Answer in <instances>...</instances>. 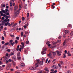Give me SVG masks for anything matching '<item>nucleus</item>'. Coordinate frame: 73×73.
I'll return each instance as SVG.
<instances>
[{
    "label": "nucleus",
    "mask_w": 73,
    "mask_h": 73,
    "mask_svg": "<svg viewBox=\"0 0 73 73\" xmlns=\"http://www.w3.org/2000/svg\"><path fill=\"white\" fill-rule=\"evenodd\" d=\"M15 42H13V40L11 39L10 40L9 42V43H8V42L6 43H5L4 45L6 46H7V45H8L9 44V46H11V45L12 46H13V45L15 44Z\"/></svg>",
    "instance_id": "f257e3e1"
},
{
    "label": "nucleus",
    "mask_w": 73,
    "mask_h": 73,
    "mask_svg": "<svg viewBox=\"0 0 73 73\" xmlns=\"http://www.w3.org/2000/svg\"><path fill=\"white\" fill-rule=\"evenodd\" d=\"M47 50V48L45 47H44L42 49V52H41V54H45L46 51Z\"/></svg>",
    "instance_id": "f03ea898"
},
{
    "label": "nucleus",
    "mask_w": 73,
    "mask_h": 73,
    "mask_svg": "<svg viewBox=\"0 0 73 73\" xmlns=\"http://www.w3.org/2000/svg\"><path fill=\"white\" fill-rule=\"evenodd\" d=\"M17 58L18 60H20V59H21V57H20V53L19 52L17 54Z\"/></svg>",
    "instance_id": "7ed1b4c3"
},
{
    "label": "nucleus",
    "mask_w": 73,
    "mask_h": 73,
    "mask_svg": "<svg viewBox=\"0 0 73 73\" xmlns=\"http://www.w3.org/2000/svg\"><path fill=\"white\" fill-rule=\"evenodd\" d=\"M11 63H9L8 64H7V69L9 70V68H10L9 67H11Z\"/></svg>",
    "instance_id": "20e7f679"
},
{
    "label": "nucleus",
    "mask_w": 73,
    "mask_h": 73,
    "mask_svg": "<svg viewBox=\"0 0 73 73\" xmlns=\"http://www.w3.org/2000/svg\"><path fill=\"white\" fill-rule=\"evenodd\" d=\"M40 62V60H36V63L35 64V66L36 68H37L38 66V63Z\"/></svg>",
    "instance_id": "39448f33"
},
{
    "label": "nucleus",
    "mask_w": 73,
    "mask_h": 73,
    "mask_svg": "<svg viewBox=\"0 0 73 73\" xmlns=\"http://www.w3.org/2000/svg\"><path fill=\"white\" fill-rule=\"evenodd\" d=\"M17 9H18V6H15L14 8V12L16 11L17 10Z\"/></svg>",
    "instance_id": "423d86ee"
},
{
    "label": "nucleus",
    "mask_w": 73,
    "mask_h": 73,
    "mask_svg": "<svg viewBox=\"0 0 73 73\" xmlns=\"http://www.w3.org/2000/svg\"><path fill=\"white\" fill-rule=\"evenodd\" d=\"M15 1V0H11L10 1V7H12V3H13V2H14Z\"/></svg>",
    "instance_id": "0eeeda50"
},
{
    "label": "nucleus",
    "mask_w": 73,
    "mask_h": 73,
    "mask_svg": "<svg viewBox=\"0 0 73 73\" xmlns=\"http://www.w3.org/2000/svg\"><path fill=\"white\" fill-rule=\"evenodd\" d=\"M19 10H18L16 12H15V16H17V15L19 14Z\"/></svg>",
    "instance_id": "6e6552de"
},
{
    "label": "nucleus",
    "mask_w": 73,
    "mask_h": 73,
    "mask_svg": "<svg viewBox=\"0 0 73 73\" xmlns=\"http://www.w3.org/2000/svg\"><path fill=\"white\" fill-rule=\"evenodd\" d=\"M13 60H14L15 61H16V56H13Z\"/></svg>",
    "instance_id": "1a4fd4ad"
},
{
    "label": "nucleus",
    "mask_w": 73,
    "mask_h": 73,
    "mask_svg": "<svg viewBox=\"0 0 73 73\" xmlns=\"http://www.w3.org/2000/svg\"><path fill=\"white\" fill-rule=\"evenodd\" d=\"M21 66L22 68H24L25 67V64L23 63H22L21 64Z\"/></svg>",
    "instance_id": "9d476101"
},
{
    "label": "nucleus",
    "mask_w": 73,
    "mask_h": 73,
    "mask_svg": "<svg viewBox=\"0 0 73 73\" xmlns=\"http://www.w3.org/2000/svg\"><path fill=\"white\" fill-rule=\"evenodd\" d=\"M24 52L26 54H28V51L25 48L24 49Z\"/></svg>",
    "instance_id": "9b49d317"
},
{
    "label": "nucleus",
    "mask_w": 73,
    "mask_h": 73,
    "mask_svg": "<svg viewBox=\"0 0 73 73\" xmlns=\"http://www.w3.org/2000/svg\"><path fill=\"white\" fill-rule=\"evenodd\" d=\"M30 69H31V70H35V69H36V68L34 67H31L30 68Z\"/></svg>",
    "instance_id": "f8f14e48"
},
{
    "label": "nucleus",
    "mask_w": 73,
    "mask_h": 73,
    "mask_svg": "<svg viewBox=\"0 0 73 73\" xmlns=\"http://www.w3.org/2000/svg\"><path fill=\"white\" fill-rule=\"evenodd\" d=\"M44 70L46 71H47V72H49V70H48V68H47V67H46L44 68Z\"/></svg>",
    "instance_id": "ddd939ff"
},
{
    "label": "nucleus",
    "mask_w": 73,
    "mask_h": 73,
    "mask_svg": "<svg viewBox=\"0 0 73 73\" xmlns=\"http://www.w3.org/2000/svg\"><path fill=\"white\" fill-rule=\"evenodd\" d=\"M2 25H4L5 24V20H3L2 23H1Z\"/></svg>",
    "instance_id": "4468645a"
},
{
    "label": "nucleus",
    "mask_w": 73,
    "mask_h": 73,
    "mask_svg": "<svg viewBox=\"0 0 73 73\" xmlns=\"http://www.w3.org/2000/svg\"><path fill=\"white\" fill-rule=\"evenodd\" d=\"M19 47H20V46L19 45H18L17 46L16 50L17 52H18L19 50Z\"/></svg>",
    "instance_id": "2eb2a0df"
},
{
    "label": "nucleus",
    "mask_w": 73,
    "mask_h": 73,
    "mask_svg": "<svg viewBox=\"0 0 73 73\" xmlns=\"http://www.w3.org/2000/svg\"><path fill=\"white\" fill-rule=\"evenodd\" d=\"M13 55H14V53L12 52L10 54H9V56L10 57L11 56H13Z\"/></svg>",
    "instance_id": "dca6fc26"
},
{
    "label": "nucleus",
    "mask_w": 73,
    "mask_h": 73,
    "mask_svg": "<svg viewBox=\"0 0 73 73\" xmlns=\"http://www.w3.org/2000/svg\"><path fill=\"white\" fill-rule=\"evenodd\" d=\"M52 52H50L49 54H48V56H52Z\"/></svg>",
    "instance_id": "f3484780"
},
{
    "label": "nucleus",
    "mask_w": 73,
    "mask_h": 73,
    "mask_svg": "<svg viewBox=\"0 0 73 73\" xmlns=\"http://www.w3.org/2000/svg\"><path fill=\"white\" fill-rule=\"evenodd\" d=\"M13 66H15L16 65V62H14V61L13 62Z\"/></svg>",
    "instance_id": "a211bd4d"
},
{
    "label": "nucleus",
    "mask_w": 73,
    "mask_h": 73,
    "mask_svg": "<svg viewBox=\"0 0 73 73\" xmlns=\"http://www.w3.org/2000/svg\"><path fill=\"white\" fill-rule=\"evenodd\" d=\"M56 53H57V54H60V53H61V52H60V51L59 52L58 50L56 51Z\"/></svg>",
    "instance_id": "6ab92c4d"
},
{
    "label": "nucleus",
    "mask_w": 73,
    "mask_h": 73,
    "mask_svg": "<svg viewBox=\"0 0 73 73\" xmlns=\"http://www.w3.org/2000/svg\"><path fill=\"white\" fill-rule=\"evenodd\" d=\"M43 63H44V62H43V61H41L40 62L39 64L40 65H43Z\"/></svg>",
    "instance_id": "aec40b11"
},
{
    "label": "nucleus",
    "mask_w": 73,
    "mask_h": 73,
    "mask_svg": "<svg viewBox=\"0 0 73 73\" xmlns=\"http://www.w3.org/2000/svg\"><path fill=\"white\" fill-rule=\"evenodd\" d=\"M66 34H64L63 35V38H65V37H66Z\"/></svg>",
    "instance_id": "412c9836"
},
{
    "label": "nucleus",
    "mask_w": 73,
    "mask_h": 73,
    "mask_svg": "<svg viewBox=\"0 0 73 73\" xmlns=\"http://www.w3.org/2000/svg\"><path fill=\"white\" fill-rule=\"evenodd\" d=\"M67 54H68V56H71V54H70V52H69L68 51L67 52Z\"/></svg>",
    "instance_id": "4be33fe9"
},
{
    "label": "nucleus",
    "mask_w": 73,
    "mask_h": 73,
    "mask_svg": "<svg viewBox=\"0 0 73 73\" xmlns=\"http://www.w3.org/2000/svg\"><path fill=\"white\" fill-rule=\"evenodd\" d=\"M4 60V61H6V60H7V57L6 56H5Z\"/></svg>",
    "instance_id": "5701e85b"
},
{
    "label": "nucleus",
    "mask_w": 73,
    "mask_h": 73,
    "mask_svg": "<svg viewBox=\"0 0 73 73\" xmlns=\"http://www.w3.org/2000/svg\"><path fill=\"white\" fill-rule=\"evenodd\" d=\"M64 32L65 34H66L67 33H68V31L67 30H65Z\"/></svg>",
    "instance_id": "b1692460"
},
{
    "label": "nucleus",
    "mask_w": 73,
    "mask_h": 73,
    "mask_svg": "<svg viewBox=\"0 0 73 73\" xmlns=\"http://www.w3.org/2000/svg\"><path fill=\"white\" fill-rule=\"evenodd\" d=\"M1 12H2V13H5H5H6L5 12V10H2Z\"/></svg>",
    "instance_id": "393cba45"
},
{
    "label": "nucleus",
    "mask_w": 73,
    "mask_h": 73,
    "mask_svg": "<svg viewBox=\"0 0 73 73\" xmlns=\"http://www.w3.org/2000/svg\"><path fill=\"white\" fill-rule=\"evenodd\" d=\"M46 43L47 44V45H48L50 43V42H49V41H48L46 42Z\"/></svg>",
    "instance_id": "a878e982"
},
{
    "label": "nucleus",
    "mask_w": 73,
    "mask_h": 73,
    "mask_svg": "<svg viewBox=\"0 0 73 73\" xmlns=\"http://www.w3.org/2000/svg\"><path fill=\"white\" fill-rule=\"evenodd\" d=\"M3 26H1V27H0V32L1 31V29H3Z\"/></svg>",
    "instance_id": "bb28decb"
},
{
    "label": "nucleus",
    "mask_w": 73,
    "mask_h": 73,
    "mask_svg": "<svg viewBox=\"0 0 73 73\" xmlns=\"http://www.w3.org/2000/svg\"><path fill=\"white\" fill-rule=\"evenodd\" d=\"M52 53H53L54 56H55V55L56 54V52H52Z\"/></svg>",
    "instance_id": "cd10ccee"
},
{
    "label": "nucleus",
    "mask_w": 73,
    "mask_h": 73,
    "mask_svg": "<svg viewBox=\"0 0 73 73\" xmlns=\"http://www.w3.org/2000/svg\"><path fill=\"white\" fill-rule=\"evenodd\" d=\"M26 43L27 44H29V41L27 40L26 41Z\"/></svg>",
    "instance_id": "c85d7f7f"
},
{
    "label": "nucleus",
    "mask_w": 73,
    "mask_h": 73,
    "mask_svg": "<svg viewBox=\"0 0 73 73\" xmlns=\"http://www.w3.org/2000/svg\"><path fill=\"white\" fill-rule=\"evenodd\" d=\"M0 14H1V16H3V13H2V11H0Z\"/></svg>",
    "instance_id": "c756f323"
},
{
    "label": "nucleus",
    "mask_w": 73,
    "mask_h": 73,
    "mask_svg": "<svg viewBox=\"0 0 73 73\" xmlns=\"http://www.w3.org/2000/svg\"><path fill=\"white\" fill-rule=\"evenodd\" d=\"M66 41H64V42H63V46H64V45H65V44H66V42H65Z\"/></svg>",
    "instance_id": "7c9ffc66"
},
{
    "label": "nucleus",
    "mask_w": 73,
    "mask_h": 73,
    "mask_svg": "<svg viewBox=\"0 0 73 73\" xmlns=\"http://www.w3.org/2000/svg\"><path fill=\"white\" fill-rule=\"evenodd\" d=\"M54 69H57V68H58V67L57 66H54V68H53Z\"/></svg>",
    "instance_id": "2f4dec72"
},
{
    "label": "nucleus",
    "mask_w": 73,
    "mask_h": 73,
    "mask_svg": "<svg viewBox=\"0 0 73 73\" xmlns=\"http://www.w3.org/2000/svg\"><path fill=\"white\" fill-rule=\"evenodd\" d=\"M10 36H11V37H15V35H10Z\"/></svg>",
    "instance_id": "473e14b6"
},
{
    "label": "nucleus",
    "mask_w": 73,
    "mask_h": 73,
    "mask_svg": "<svg viewBox=\"0 0 73 73\" xmlns=\"http://www.w3.org/2000/svg\"><path fill=\"white\" fill-rule=\"evenodd\" d=\"M16 39H17V40H19V39H20V38L19 36L16 37Z\"/></svg>",
    "instance_id": "72a5a7b5"
},
{
    "label": "nucleus",
    "mask_w": 73,
    "mask_h": 73,
    "mask_svg": "<svg viewBox=\"0 0 73 73\" xmlns=\"http://www.w3.org/2000/svg\"><path fill=\"white\" fill-rule=\"evenodd\" d=\"M5 19V17H3L1 18V20H3H3H5L4 19Z\"/></svg>",
    "instance_id": "f704fd0d"
},
{
    "label": "nucleus",
    "mask_w": 73,
    "mask_h": 73,
    "mask_svg": "<svg viewBox=\"0 0 73 73\" xmlns=\"http://www.w3.org/2000/svg\"><path fill=\"white\" fill-rule=\"evenodd\" d=\"M5 14H6V15L7 16H8V15H9V13H8V12L7 13V12H6L5 13Z\"/></svg>",
    "instance_id": "c9c22d12"
},
{
    "label": "nucleus",
    "mask_w": 73,
    "mask_h": 73,
    "mask_svg": "<svg viewBox=\"0 0 73 73\" xmlns=\"http://www.w3.org/2000/svg\"><path fill=\"white\" fill-rule=\"evenodd\" d=\"M8 22H7V23H5V25H6V26H7V25H8Z\"/></svg>",
    "instance_id": "e433bc0d"
},
{
    "label": "nucleus",
    "mask_w": 73,
    "mask_h": 73,
    "mask_svg": "<svg viewBox=\"0 0 73 73\" xmlns=\"http://www.w3.org/2000/svg\"><path fill=\"white\" fill-rule=\"evenodd\" d=\"M15 44H17V43H18V41H17V40H15Z\"/></svg>",
    "instance_id": "4c0bfd02"
},
{
    "label": "nucleus",
    "mask_w": 73,
    "mask_h": 73,
    "mask_svg": "<svg viewBox=\"0 0 73 73\" xmlns=\"http://www.w3.org/2000/svg\"><path fill=\"white\" fill-rule=\"evenodd\" d=\"M70 35H71V36L73 35V31H72L71 32Z\"/></svg>",
    "instance_id": "58836bf2"
},
{
    "label": "nucleus",
    "mask_w": 73,
    "mask_h": 73,
    "mask_svg": "<svg viewBox=\"0 0 73 73\" xmlns=\"http://www.w3.org/2000/svg\"><path fill=\"white\" fill-rule=\"evenodd\" d=\"M7 52H11V50H10V49H8L7 50Z\"/></svg>",
    "instance_id": "ea45409f"
},
{
    "label": "nucleus",
    "mask_w": 73,
    "mask_h": 73,
    "mask_svg": "<svg viewBox=\"0 0 73 73\" xmlns=\"http://www.w3.org/2000/svg\"><path fill=\"white\" fill-rule=\"evenodd\" d=\"M57 42H61V40H57Z\"/></svg>",
    "instance_id": "a19ab883"
},
{
    "label": "nucleus",
    "mask_w": 73,
    "mask_h": 73,
    "mask_svg": "<svg viewBox=\"0 0 73 73\" xmlns=\"http://www.w3.org/2000/svg\"><path fill=\"white\" fill-rule=\"evenodd\" d=\"M64 56L63 57V58H65L66 57V55H65V54H63Z\"/></svg>",
    "instance_id": "79ce46f5"
},
{
    "label": "nucleus",
    "mask_w": 73,
    "mask_h": 73,
    "mask_svg": "<svg viewBox=\"0 0 73 73\" xmlns=\"http://www.w3.org/2000/svg\"><path fill=\"white\" fill-rule=\"evenodd\" d=\"M5 12H9V11H8V10L7 9H5Z\"/></svg>",
    "instance_id": "37998d69"
},
{
    "label": "nucleus",
    "mask_w": 73,
    "mask_h": 73,
    "mask_svg": "<svg viewBox=\"0 0 73 73\" xmlns=\"http://www.w3.org/2000/svg\"><path fill=\"white\" fill-rule=\"evenodd\" d=\"M21 44L23 46H24V43L23 42H22L21 43Z\"/></svg>",
    "instance_id": "c03bdc74"
},
{
    "label": "nucleus",
    "mask_w": 73,
    "mask_h": 73,
    "mask_svg": "<svg viewBox=\"0 0 73 73\" xmlns=\"http://www.w3.org/2000/svg\"><path fill=\"white\" fill-rule=\"evenodd\" d=\"M9 63V61L8 60H6V64H8Z\"/></svg>",
    "instance_id": "a18cd8bd"
},
{
    "label": "nucleus",
    "mask_w": 73,
    "mask_h": 73,
    "mask_svg": "<svg viewBox=\"0 0 73 73\" xmlns=\"http://www.w3.org/2000/svg\"><path fill=\"white\" fill-rule=\"evenodd\" d=\"M21 36H23V32H21Z\"/></svg>",
    "instance_id": "49530a36"
},
{
    "label": "nucleus",
    "mask_w": 73,
    "mask_h": 73,
    "mask_svg": "<svg viewBox=\"0 0 73 73\" xmlns=\"http://www.w3.org/2000/svg\"><path fill=\"white\" fill-rule=\"evenodd\" d=\"M58 66H59V68H61V65L60 64H58Z\"/></svg>",
    "instance_id": "de8ad7c7"
},
{
    "label": "nucleus",
    "mask_w": 73,
    "mask_h": 73,
    "mask_svg": "<svg viewBox=\"0 0 73 73\" xmlns=\"http://www.w3.org/2000/svg\"><path fill=\"white\" fill-rule=\"evenodd\" d=\"M9 62H12V60H11V59H9L8 60Z\"/></svg>",
    "instance_id": "09e8293b"
},
{
    "label": "nucleus",
    "mask_w": 73,
    "mask_h": 73,
    "mask_svg": "<svg viewBox=\"0 0 73 73\" xmlns=\"http://www.w3.org/2000/svg\"><path fill=\"white\" fill-rule=\"evenodd\" d=\"M60 62L61 64H64V62L62 61H60Z\"/></svg>",
    "instance_id": "8fccbe9b"
},
{
    "label": "nucleus",
    "mask_w": 73,
    "mask_h": 73,
    "mask_svg": "<svg viewBox=\"0 0 73 73\" xmlns=\"http://www.w3.org/2000/svg\"><path fill=\"white\" fill-rule=\"evenodd\" d=\"M24 20H25V18H24V17H23L22 18V21H24Z\"/></svg>",
    "instance_id": "3c124183"
},
{
    "label": "nucleus",
    "mask_w": 73,
    "mask_h": 73,
    "mask_svg": "<svg viewBox=\"0 0 73 73\" xmlns=\"http://www.w3.org/2000/svg\"><path fill=\"white\" fill-rule=\"evenodd\" d=\"M8 25L9 27H11V24H10V23H9V22H8Z\"/></svg>",
    "instance_id": "603ef678"
},
{
    "label": "nucleus",
    "mask_w": 73,
    "mask_h": 73,
    "mask_svg": "<svg viewBox=\"0 0 73 73\" xmlns=\"http://www.w3.org/2000/svg\"><path fill=\"white\" fill-rule=\"evenodd\" d=\"M62 38V36H60L58 37V38L59 39H61V38Z\"/></svg>",
    "instance_id": "864d4df0"
},
{
    "label": "nucleus",
    "mask_w": 73,
    "mask_h": 73,
    "mask_svg": "<svg viewBox=\"0 0 73 73\" xmlns=\"http://www.w3.org/2000/svg\"><path fill=\"white\" fill-rule=\"evenodd\" d=\"M14 23H13V22H12L11 24V26H12V25H13V24H14Z\"/></svg>",
    "instance_id": "5fc2aeb1"
},
{
    "label": "nucleus",
    "mask_w": 73,
    "mask_h": 73,
    "mask_svg": "<svg viewBox=\"0 0 73 73\" xmlns=\"http://www.w3.org/2000/svg\"><path fill=\"white\" fill-rule=\"evenodd\" d=\"M71 27V25L70 24H69L68 26V27Z\"/></svg>",
    "instance_id": "6e6d98bb"
},
{
    "label": "nucleus",
    "mask_w": 73,
    "mask_h": 73,
    "mask_svg": "<svg viewBox=\"0 0 73 73\" xmlns=\"http://www.w3.org/2000/svg\"><path fill=\"white\" fill-rule=\"evenodd\" d=\"M67 73H72L71 72H70V70H68V71H67Z\"/></svg>",
    "instance_id": "4d7b16f0"
},
{
    "label": "nucleus",
    "mask_w": 73,
    "mask_h": 73,
    "mask_svg": "<svg viewBox=\"0 0 73 73\" xmlns=\"http://www.w3.org/2000/svg\"><path fill=\"white\" fill-rule=\"evenodd\" d=\"M48 58H47L46 60V63H47V62H48Z\"/></svg>",
    "instance_id": "13d9d810"
},
{
    "label": "nucleus",
    "mask_w": 73,
    "mask_h": 73,
    "mask_svg": "<svg viewBox=\"0 0 73 73\" xmlns=\"http://www.w3.org/2000/svg\"><path fill=\"white\" fill-rule=\"evenodd\" d=\"M2 40H4L5 39L4 37V36H2Z\"/></svg>",
    "instance_id": "bf43d9fd"
},
{
    "label": "nucleus",
    "mask_w": 73,
    "mask_h": 73,
    "mask_svg": "<svg viewBox=\"0 0 73 73\" xmlns=\"http://www.w3.org/2000/svg\"><path fill=\"white\" fill-rule=\"evenodd\" d=\"M2 44H4L5 43V42L4 41H2L1 42Z\"/></svg>",
    "instance_id": "052dcab7"
},
{
    "label": "nucleus",
    "mask_w": 73,
    "mask_h": 73,
    "mask_svg": "<svg viewBox=\"0 0 73 73\" xmlns=\"http://www.w3.org/2000/svg\"><path fill=\"white\" fill-rule=\"evenodd\" d=\"M22 49V48L21 47L19 48V50L20 52H21V49Z\"/></svg>",
    "instance_id": "680f3d73"
},
{
    "label": "nucleus",
    "mask_w": 73,
    "mask_h": 73,
    "mask_svg": "<svg viewBox=\"0 0 73 73\" xmlns=\"http://www.w3.org/2000/svg\"><path fill=\"white\" fill-rule=\"evenodd\" d=\"M29 13H27V17H29Z\"/></svg>",
    "instance_id": "e2e57ef3"
},
{
    "label": "nucleus",
    "mask_w": 73,
    "mask_h": 73,
    "mask_svg": "<svg viewBox=\"0 0 73 73\" xmlns=\"http://www.w3.org/2000/svg\"><path fill=\"white\" fill-rule=\"evenodd\" d=\"M64 52H65V53L66 54L67 53V51L66 50H65Z\"/></svg>",
    "instance_id": "0e129e2a"
},
{
    "label": "nucleus",
    "mask_w": 73,
    "mask_h": 73,
    "mask_svg": "<svg viewBox=\"0 0 73 73\" xmlns=\"http://www.w3.org/2000/svg\"><path fill=\"white\" fill-rule=\"evenodd\" d=\"M3 7H4V8H5V5H3L2 6Z\"/></svg>",
    "instance_id": "69168bd1"
},
{
    "label": "nucleus",
    "mask_w": 73,
    "mask_h": 73,
    "mask_svg": "<svg viewBox=\"0 0 73 73\" xmlns=\"http://www.w3.org/2000/svg\"><path fill=\"white\" fill-rule=\"evenodd\" d=\"M21 8L19 7V9L18 10H19V11H20L21 10Z\"/></svg>",
    "instance_id": "338daca9"
},
{
    "label": "nucleus",
    "mask_w": 73,
    "mask_h": 73,
    "mask_svg": "<svg viewBox=\"0 0 73 73\" xmlns=\"http://www.w3.org/2000/svg\"><path fill=\"white\" fill-rule=\"evenodd\" d=\"M6 56H7V57H8V53H6Z\"/></svg>",
    "instance_id": "774afa93"
}]
</instances>
